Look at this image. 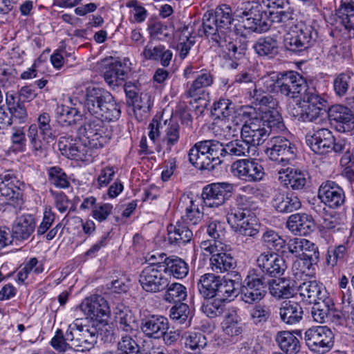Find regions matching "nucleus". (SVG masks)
I'll return each mask as SVG.
<instances>
[{"mask_svg":"<svg viewBox=\"0 0 354 354\" xmlns=\"http://www.w3.org/2000/svg\"><path fill=\"white\" fill-rule=\"evenodd\" d=\"M85 319H76L67 328V339L70 340V348L76 351H88L97 343V328L93 326L87 325Z\"/></svg>","mask_w":354,"mask_h":354,"instance_id":"1","label":"nucleus"},{"mask_svg":"<svg viewBox=\"0 0 354 354\" xmlns=\"http://www.w3.org/2000/svg\"><path fill=\"white\" fill-rule=\"evenodd\" d=\"M56 137L50 125L48 113H43L37 118V124H32L28 129V138L33 154L41 156L45 153L46 145Z\"/></svg>","mask_w":354,"mask_h":354,"instance_id":"2","label":"nucleus"},{"mask_svg":"<svg viewBox=\"0 0 354 354\" xmlns=\"http://www.w3.org/2000/svg\"><path fill=\"white\" fill-rule=\"evenodd\" d=\"M233 19L231 8L226 5L217 7L214 12H207L203 18V28L205 36L212 40L227 35Z\"/></svg>","mask_w":354,"mask_h":354,"instance_id":"3","label":"nucleus"},{"mask_svg":"<svg viewBox=\"0 0 354 354\" xmlns=\"http://www.w3.org/2000/svg\"><path fill=\"white\" fill-rule=\"evenodd\" d=\"M317 39L316 30L312 26L300 21L287 30L283 41L288 50L299 53L313 46Z\"/></svg>","mask_w":354,"mask_h":354,"instance_id":"4","label":"nucleus"},{"mask_svg":"<svg viewBox=\"0 0 354 354\" xmlns=\"http://www.w3.org/2000/svg\"><path fill=\"white\" fill-rule=\"evenodd\" d=\"M77 135L80 139L87 140L91 147L100 149L109 143L112 131L100 118L94 116L78 129Z\"/></svg>","mask_w":354,"mask_h":354,"instance_id":"5","label":"nucleus"},{"mask_svg":"<svg viewBox=\"0 0 354 354\" xmlns=\"http://www.w3.org/2000/svg\"><path fill=\"white\" fill-rule=\"evenodd\" d=\"M243 115L249 118L241 129V138L248 143L251 149L262 145L268 138L270 133L263 122L258 120L255 109L247 106L243 111Z\"/></svg>","mask_w":354,"mask_h":354,"instance_id":"6","label":"nucleus"},{"mask_svg":"<svg viewBox=\"0 0 354 354\" xmlns=\"http://www.w3.org/2000/svg\"><path fill=\"white\" fill-rule=\"evenodd\" d=\"M269 283L270 281L266 280L260 271L250 270L241 288V299L249 304L259 302L266 296Z\"/></svg>","mask_w":354,"mask_h":354,"instance_id":"7","label":"nucleus"},{"mask_svg":"<svg viewBox=\"0 0 354 354\" xmlns=\"http://www.w3.org/2000/svg\"><path fill=\"white\" fill-rule=\"evenodd\" d=\"M145 267L139 275V283L142 289L149 292H158L169 286L164 265L153 263Z\"/></svg>","mask_w":354,"mask_h":354,"instance_id":"8","label":"nucleus"},{"mask_svg":"<svg viewBox=\"0 0 354 354\" xmlns=\"http://www.w3.org/2000/svg\"><path fill=\"white\" fill-rule=\"evenodd\" d=\"M80 140L82 142L74 140L71 136H62L57 143L59 150L68 158L90 161L94 156L95 147H91L84 138Z\"/></svg>","mask_w":354,"mask_h":354,"instance_id":"9","label":"nucleus"},{"mask_svg":"<svg viewBox=\"0 0 354 354\" xmlns=\"http://www.w3.org/2000/svg\"><path fill=\"white\" fill-rule=\"evenodd\" d=\"M21 181L12 171H6L0 174V194L8 203L15 207H20L23 203L21 189L24 187Z\"/></svg>","mask_w":354,"mask_h":354,"instance_id":"10","label":"nucleus"},{"mask_svg":"<svg viewBox=\"0 0 354 354\" xmlns=\"http://www.w3.org/2000/svg\"><path fill=\"white\" fill-rule=\"evenodd\" d=\"M257 268L251 269L252 271H259L261 275L270 283L271 277H278L282 275L286 269L284 259L281 256L273 252L261 253L257 259Z\"/></svg>","mask_w":354,"mask_h":354,"instance_id":"11","label":"nucleus"},{"mask_svg":"<svg viewBox=\"0 0 354 354\" xmlns=\"http://www.w3.org/2000/svg\"><path fill=\"white\" fill-rule=\"evenodd\" d=\"M308 347L316 353H325L334 344V334L327 326H321L308 329L304 333Z\"/></svg>","mask_w":354,"mask_h":354,"instance_id":"12","label":"nucleus"},{"mask_svg":"<svg viewBox=\"0 0 354 354\" xmlns=\"http://www.w3.org/2000/svg\"><path fill=\"white\" fill-rule=\"evenodd\" d=\"M230 171L234 176L250 183L259 182L265 175L263 166L253 158L234 161L231 165Z\"/></svg>","mask_w":354,"mask_h":354,"instance_id":"13","label":"nucleus"},{"mask_svg":"<svg viewBox=\"0 0 354 354\" xmlns=\"http://www.w3.org/2000/svg\"><path fill=\"white\" fill-rule=\"evenodd\" d=\"M234 186L229 183H216L207 185L203 189L202 198L206 207H218L232 196Z\"/></svg>","mask_w":354,"mask_h":354,"instance_id":"14","label":"nucleus"},{"mask_svg":"<svg viewBox=\"0 0 354 354\" xmlns=\"http://www.w3.org/2000/svg\"><path fill=\"white\" fill-rule=\"evenodd\" d=\"M296 147L284 137L276 136L271 139L266 154L270 160L286 165L296 156Z\"/></svg>","mask_w":354,"mask_h":354,"instance_id":"15","label":"nucleus"},{"mask_svg":"<svg viewBox=\"0 0 354 354\" xmlns=\"http://www.w3.org/2000/svg\"><path fill=\"white\" fill-rule=\"evenodd\" d=\"M277 84L278 92L291 98L299 97L307 88L306 80L294 71L280 73Z\"/></svg>","mask_w":354,"mask_h":354,"instance_id":"16","label":"nucleus"},{"mask_svg":"<svg viewBox=\"0 0 354 354\" xmlns=\"http://www.w3.org/2000/svg\"><path fill=\"white\" fill-rule=\"evenodd\" d=\"M100 64L101 73L109 86L121 84L127 75V66L112 57L102 59Z\"/></svg>","mask_w":354,"mask_h":354,"instance_id":"17","label":"nucleus"},{"mask_svg":"<svg viewBox=\"0 0 354 354\" xmlns=\"http://www.w3.org/2000/svg\"><path fill=\"white\" fill-rule=\"evenodd\" d=\"M140 327L145 337L159 339L169 330V324L165 316L149 314L141 318Z\"/></svg>","mask_w":354,"mask_h":354,"instance_id":"18","label":"nucleus"},{"mask_svg":"<svg viewBox=\"0 0 354 354\" xmlns=\"http://www.w3.org/2000/svg\"><path fill=\"white\" fill-rule=\"evenodd\" d=\"M318 197L325 205L333 209L342 206L346 198L343 189L331 180L322 183L318 189Z\"/></svg>","mask_w":354,"mask_h":354,"instance_id":"19","label":"nucleus"},{"mask_svg":"<svg viewBox=\"0 0 354 354\" xmlns=\"http://www.w3.org/2000/svg\"><path fill=\"white\" fill-rule=\"evenodd\" d=\"M227 233L225 223L215 220L210 221L207 225V234L210 239L201 241L200 248L203 252H214L217 248H223V243Z\"/></svg>","mask_w":354,"mask_h":354,"instance_id":"20","label":"nucleus"},{"mask_svg":"<svg viewBox=\"0 0 354 354\" xmlns=\"http://www.w3.org/2000/svg\"><path fill=\"white\" fill-rule=\"evenodd\" d=\"M80 309L91 319L102 322L107 317L109 308L107 301L100 295H93L84 299L80 305Z\"/></svg>","mask_w":354,"mask_h":354,"instance_id":"21","label":"nucleus"},{"mask_svg":"<svg viewBox=\"0 0 354 354\" xmlns=\"http://www.w3.org/2000/svg\"><path fill=\"white\" fill-rule=\"evenodd\" d=\"M328 115L330 122L340 132L349 131L353 127L354 115L348 107L335 104L328 109Z\"/></svg>","mask_w":354,"mask_h":354,"instance_id":"22","label":"nucleus"},{"mask_svg":"<svg viewBox=\"0 0 354 354\" xmlns=\"http://www.w3.org/2000/svg\"><path fill=\"white\" fill-rule=\"evenodd\" d=\"M306 141L315 153L324 154L331 151L334 144V136L330 130L322 128L315 131L312 134L308 133Z\"/></svg>","mask_w":354,"mask_h":354,"instance_id":"23","label":"nucleus"},{"mask_svg":"<svg viewBox=\"0 0 354 354\" xmlns=\"http://www.w3.org/2000/svg\"><path fill=\"white\" fill-rule=\"evenodd\" d=\"M311 315L314 321L318 323L334 322L341 317L335 311L334 303L329 297L313 303Z\"/></svg>","mask_w":354,"mask_h":354,"instance_id":"24","label":"nucleus"},{"mask_svg":"<svg viewBox=\"0 0 354 354\" xmlns=\"http://www.w3.org/2000/svg\"><path fill=\"white\" fill-rule=\"evenodd\" d=\"M205 255H211L210 268L216 273L231 271L236 266V261L231 254L224 251L223 248H217L214 252H203Z\"/></svg>","mask_w":354,"mask_h":354,"instance_id":"25","label":"nucleus"},{"mask_svg":"<svg viewBox=\"0 0 354 354\" xmlns=\"http://www.w3.org/2000/svg\"><path fill=\"white\" fill-rule=\"evenodd\" d=\"M287 227L296 235L306 236L313 232L315 223L312 216L307 214H295L289 216Z\"/></svg>","mask_w":354,"mask_h":354,"instance_id":"26","label":"nucleus"},{"mask_svg":"<svg viewBox=\"0 0 354 354\" xmlns=\"http://www.w3.org/2000/svg\"><path fill=\"white\" fill-rule=\"evenodd\" d=\"M115 322L118 331L131 335L136 331L137 324L129 308L123 304L118 305L115 310Z\"/></svg>","mask_w":354,"mask_h":354,"instance_id":"27","label":"nucleus"},{"mask_svg":"<svg viewBox=\"0 0 354 354\" xmlns=\"http://www.w3.org/2000/svg\"><path fill=\"white\" fill-rule=\"evenodd\" d=\"M206 145L203 140L197 142L189 149L188 156L189 162L201 170H214V165L207 153V151L204 149Z\"/></svg>","mask_w":354,"mask_h":354,"instance_id":"28","label":"nucleus"},{"mask_svg":"<svg viewBox=\"0 0 354 354\" xmlns=\"http://www.w3.org/2000/svg\"><path fill=\"white\" fill-rule=\"evenodd\" d=\"M110 95L109 92L103 88L89 86L85 91V107L92 115H95Z\"/></svg>","mask_w":354,"mask_h":354,"instance_id":"29","label":"nucleus"},{"mask_svg":"<svg viewBox=\"0 0 354 354\" xmlns=\"http://www.w3.org/2000/svg\"><path fill=\"white\" fill-rule=\"evenodd\" d=\"M261 111V113L258 116V120L263 122L264 127L269 130V133L271 131L279 133L286 130L283 118L279 111L274 106L263 108Z\"/></svg>","mask_w":354,"mask_h":354,"instance_id":"30","label":"nucleus"},{"mask_svg":"<svg viewBox=\"0 0 354 354\" xmlns=\"http://www.w3.org/2000/svg\"><path fill=\"white\" fill-rule=\"evenodd\" d=\"M192 238V230L184 223L178 222L167 227V239L171 245L180 246L190 242Z\"/></svg>","mask_w":354,"mask_h":354,"instance_id":"31","label":"nucleus"},{"mask_svg":"<svg viewBox=\"0 0 354 354\" xmlns=\"http://www.w3.org/2000/svg\"><path fill=\"white\" fill-rule=\"evenodd\" d=\"M298 291L302 300L309 304H313L326 297L325 289L316 281L302 283L298 287Z\"/></svg>","mask_w":354,"mask_h":354,"instance_id":"32","label":"nucleus"},{"mask_svg":"<svg viewBox=\"0 0 354 354\" xmlns=\"http://www.w3.org/2000/svg\"><path fill=\"white\" fill-rule=\"evenodd\" d=\"M221 277L214 273H206L201 276L197 282L200 295L204 299H213L216 295V290Z\"/></svg>","mask_w":354,"mask_h":354,"instance_id":"33","label":"nucleus"},{"mask_svg":"<svg viewBox=\"0 0 354 354\" xmlns=\"http://www.w3.org/2000/svg\"><path fill=\"white\" fill-rule=\"evenodd\" d=\"M304 311L299 304L294 301H284L279 308L281 321L286 324L299 323L303 317Z\"/></svg>","mask_w":354,"mask_h":354,"instance_id":"34","label":"nucleus"},{"mask_svg":"<svg viewBox=\"0 0 354 354\" xmlns=\"http://www.w3.org/2000/svg\"><path fill=\"white\" fill-rule=\"evenodd\" d=\"M319 260V252L318 247L314 243L306 239L304 242V247L302 250L300 261H296L293 264V267L298 269V265L302 262L304 269L301 270V271L305 272L306 269L309 270L312 266L317 265Z\"/></svg>","mask_w":354,"mask_h":354,"instance_id":"35","label":"nucleus"},{"mask_svg":"<svg viewBox=\"0 0 354 354\" xmlns=\"http://www.w3.org/2000/svg\"><path fill=\"white\" fill-rule=\"evenodd\" d=\"M272 206L279 212L290 213L299 209L301 202L293 193H288L286 195L277 194L272 200Z\"/></svg>","mask_w":354,"mask_h":354,"instance_id":"36","label":"nucleus"},{"mask_svg":"<svg viewBox=\"0 0 354 354\" xmlns=\"http://www.w3.org/2000/svg\"><path fill=\"white\" fill-rule=\"evenodd\" d=\"M213 82V76L209 72L202 71L192 82L186 93L188 97L201 98L200 95L205 93V88L210 86Z\"/></svg>","mask_w":354,"mask_h":354,"instance_id":"37","label":"nucleus"},{"mask_svg":"<svg viewBox=\"0 0 354 354\" xmlns=\"http://www.w3.org/2000/svg\"><path fill=\"white\" fill-rule=\"evenodd\" d=\"M275 341L279 348L286 354H297L300 351L299 339L289 331H279L277 333Z\"/></svg>","mask_w":354,"mask_h":354,"instance_id":"38","label":"nucleus"},{"mask_svg":"<svg viewBox=\"0 0 354 354\" xmlns=\"http://www.w3.org/2000/svg\"><path fill=\"white\" fill-rule=\"evenodd\" d=\"M253 48L258 55L268 59L273 58L279 53L278 41L271 37H260Z\"/></svg>","mask_w":354,"mask_h":354,"instance_id":"39","label":"nucleus"},{"mask_svg":"<svg viewBox=\"0 0 354 354\" xmlns=\"http://www.w3.org/2000/svg\"><path fill=\"white\" fill-rule=\"evenodd\" d=\"M285 176H281L284 185L293 190H301L304 189L308 182V176L304 171L295 169H286Z\"/></svg>","mask_w":354,"mask_h":354,"instance_id":"40","label":"nucleus"},{"mask_svg":"<svg viewBox=\"0 0 354 354\" xmlns=\"http://www.w3.org/2000/svg\"><path fill=\"white\" fill-rule=\"evenodd\" d=\"M223 146L224 158L227 157L250 156L251 151H254V149H251L241 137V139H236L226 144H223Z\"/></svg>","mask_w":354,"mask_h":354,"instance_id":"41","label":"nucleus"},{"mask_svg":"<svg viewBox=\"0 0 354 354\" xmlns=\"http://www.w3.org/2000/svg\"><path fill=\"white\" fill-rule=\"evenodd\" d=\"M120 106L114 100L113 97L111 94L94 116L100 118L103 122H113L118 120L120 118Z\"/></svg>","mask_w":354,"mask_h":354,"instance_id":"42","label":"nucleus"},{"mask_svg":"<svg viewBox=\"0 0 354 354\" xmlns=\"http://www.w3.org/2000/svg\"><path fill=\"white\" fill-rule=\"evenodd\" d=\"M55 213H53L50 209H46L44 212L42 221L37 230V235L44 236L48 241L53 239L60 228V225L57 224L53 228L50 229L55 221Z\"/></svg>","mask_w":354,"mask_h":354,"instance_id":"43","label":"nucleus"},{"mask_svg":"<svg viewBox=\"0 0 354 354\" xmlns=\"http://www.w3.org/2000/svg\"><path fill=\"white\" fill-rule=\"evenodd\" d=\"M165 271L169 273L176 279H183L189 272L187 263L182 259L176 256H171L164 259Z\"/></svg>","mask_w":354,"mask_h":354,"instance_id":"44","label":"nucleus"},{"mask_svg":"<svg viewBox=\"0 0 354 354\" xmlns=\"http://www.w3.org/2000/svg\"><path fill=\"white\" fill-rule=\"evenodd\" d=\"M35 228V222L31 215H24L21 216L13 227V234L17 239H27L34 232Z\"/></svg>","mask_w":354,"mask_h":354,"instance_id":"45","label":"nucleus"},{"mask_svg":"<svg viewBox=\"0 0 354 354\" xmlns=\"http://www.w3.org/2000/svg\"><path fill=\"white\" fill-rule=\"evenodd\" d=\"M270 293L277 299H288L293 296L294 289L289 281L279 279H272L268 286Z\"/></svg>","mask_w":354,"mask_h":354,"instance_id":"46","label":"nucleus"},{"mask_svg":"<svg viewBox=\"0 0 354 354\" xmlns=\"http://www.w3.org/2000/svg\"><path fill=\"white\" fill-rule=\"evenodd\" d=\"M165 129L164 130V136L162 142L167 145L166 150L171 151V147L176 145L180 138V125L173 120L164 122Z\"/></svg>","mask_w":354,"mask_h":354,"instance_id":"47","label":"nucleus"},{"mask_svg":"<svg viewBox=\"0 0 354 354\" xmlns=\"http://www.w3.org/2000/svg\"><path fill=\"white\" fill-rule=\"evenodd\" d=\"M221 327L224 333L230 337L237 336L243 331L240 318L234 310L225 315Z\"/></svg>","mask_w":354,"mask_h":354,"instance_id":"48","label":"nucleus"},{"mask_svg":"<svg viewBox=\"0 0 354 354\" xmlns=\"http://www.w3.org/2000/svg\"><path fill=\"white\" fill-rule=\"evenodd\" d=\"M185 348L194 354H199L207 345V339L202 332H188L183 337Z\"/></svg>","mask_w":354,"mask_h":354,"instance_id":"49","label":"nucleus"},{"mask_svg":"<svg viewBox=\"0 0 354 354\" xmlns=\"http://www.w3.org/2000/svg\"><path fill=\"white\" fill-rule=\"evenodd\" d=\"M81 117L80 112L75 109L64 105L58 106L56 109L57 122L62 126H70L77 122Z\"/></svg>","mask_w":354,"mask_h":354,"instance_id":"50","label":"nucleus"},{"mask_svg":"<svg viewBox=\"0 0 354 354\" xmlns=\"http://www.w3.org/2000/svg\"><path fill=\"white\" fill-rule=\"evenodd\" d=\"M26 130L24 127H13L11 129L9 140L11 148L16 152H24L27 146Z\"/></svg>","mask_w":354,"mask_h":354,"instance_id":"51","label":"nucleus"},{"mask_svg":"<svg viewBox=\"0 0 354 354\" xmlns=\"http://www.w3.org/2000/svg\"><path fill=\"white\" fill-rule=\"evenodd\" d=\"M299 104L297 103V107H294L290 111V113L299 121L313 122L322 114V111L319 109L309 104L306 108L301 109Z\"/></svg>","mask_w":354,"mask_h":354,"instance_id":"52","label":"nucleus"},{"mask_svg":"<svg viewBox=\"0 0 354 354\" xmlns=\"http://www.w3.org/2000/svg\"><path fill=\"white\" fill-rule=\"evenodd\" d=\"M242 126L240 119L233 116L221 120L218 124V128L220 129L225 138L234 137L239 132L241 133Z\"/></svg>","mask_w":354,"mask_h":354,"instance_id":"53","label":"nucleus"},{"mask_svg":"<svg viewBox=\"0 0 354 354\" xmlns=\"http://www.w3.org/2000/svg\"><path fill=\"white\" fill-rule=\"evenodd\" d=\"M204 144L206 145L205 150L209 156L214 168L220 165L224 160L223 143L216 140H205Z\"/></svg>","mask_w":354,"mask_h":354,"instance_id":"54","label":"nucleus"},{"mask_svg":"<svg viewBox=\"0 0 354 354\" xmlns=\"http://www.w3.org/2000/svg\"><path fill=\"white\" fill-rule=\"evenodd\" d=\"M216 42L218 46L228 51V55L231 58L240 59L244 55L245 46H237L236 43L231 41V39L227 35L219 37L218 40H212Z\"/></svg>","mask_w":354,"mask_h":354,"instance_id":"55","label":"nucleus"},{"mask_svg":"<svg viewBox=\"0 0 354 354\" xmlns=\"http://www.w3.org/2000/svg\"><path fill=\"white\" fill-rule=\"evenodd\" d=\"M254 86L253 90L250 91V97L253 100L252 103L264 108H271L275 106L276 102L272 95L267 94V91L263 89V88L257 86L256 83H254Z\"/></svg>","mask_w":354,"mask_h":354,"instance_id":"56","label":"nucleus"},{"mask_svg":"<svg viewBox=\"0 0 354 354\" xmlns=\"http://www.w3.org/2000/svg\"><path fill=\"white\" fill-rule=\"evenodd\" d=\"M225 301L221 299H205L202 304L201 310L209 318H214L221 315L225 310Z\"/></svg>","mask_w":354,"mask_h":354,"instance_id":"57","label":"nucleus"},{"mask_svg":"<svg viewBox=\"0 0 354 354\" xmlns=\"http://www.w3.org/2000/svg\"><path fill=\"white\" fill-rule=\"evenodd\" d=\"M303 100L313 107L319 109L322 111L326 112L328 109L327 100L314 88L306 89L303 96Z\"/></svg>","mask_w":354,"mask_h":354,"instance_id":"58","label":"nucleus"},{"mask_svg":"<svg viewBox=\"0 0 354 354\" xmlns=\"http://www.w3.org/2000/svg\"><path fill=\"white\" fill-rule=\"evenodd\" d=\"M218 283L216 295H215L214 298L221 299V300L225 301L238 295L239 292V289L234 286L232 281L221 277V281Z\"/></svg>","mask_w":354,"mask_h":354,"instance_id":"59","label":"nucleus"},{"mask_svg":"<svg viewBox=\"0 0 354 354\" xmlns=\"http://www.w3.org/2000/svg\"><path fill=\"white\" fill-rule=\"evenodd\" d=\"M48 180L50 184L59 189H66L70 186L66 174L59 167H51L48 169Z\"/></svg>","mask_w":354,"mask_h":354,"instance_id":"60","label":"nucleus"},{"mask_svg":"<svg viewBox=\"0 0 354 354\" xmlns=\"http://www.w3.org/2000/svg\"><path fill=\"white\" fill-rule=\"evenodd\" d=\"M165 292L164 299L169 303H180L186 299L187 288L179 283H173L169 285Z\"/></svg>","mask_w":354,"mask_h":354,"instance_id":"61","label":"nucleus"},{"mask_svg":"<svg viewBox=\"0 0 354 354\" xmlns=\"http://www.w3.org/2000/svg\"><path fill=\"white\" fill-rule=\"evenodd\" d=\"M234 109L233 103L228 99H220L214 103L212 114L217 118L224 120L232 115Z\"/></svg>","mask_w":354,"mask_h":354,"instance_id":"62","label":"nucleus"},{"mask_svg":"<svg viewBox=\"0 0 354 354\" xmlns=\"http://www.w3.org/2000/svg\"><path fill=\"white\" fill-rule=\"evenodd\" d=\"M259 224L252 214L243 222H241L234 230L239 236H255L259 232Z\"/></svg>","mask_w":354,"mask_h":354,"instance_id":"63","label":"nucleus"},{"mask_svg":"<svg viewBox=\"0 0 354 354\" xmlns=\"http://www.w3.org/2000/svg\"><path fill=\"white\" fill-rule=\"evenodd\" d=\"M118 354H140V348L131 335H124L118 342Z\"/></svg>","mask_w":354,"mask_h":354,"instance_id":"64","label":"nucleus"}]
</instances>
